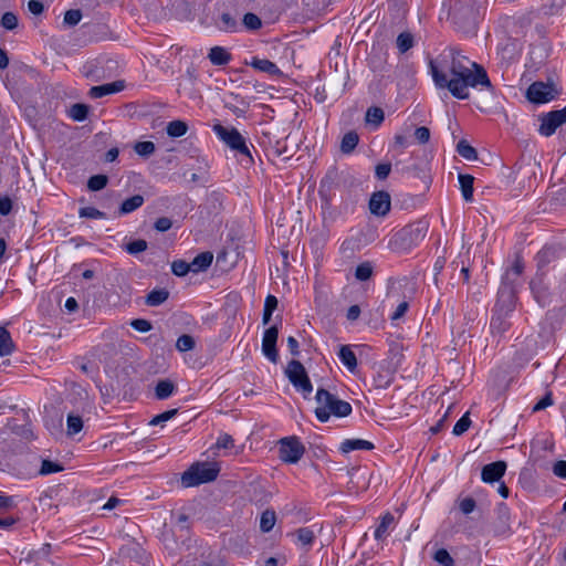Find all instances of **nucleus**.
<instances>
[{
    "label": "nucleus",
    "mask_w": 566,
    "mask_h": 566,
    "mask_svg": "<svg viewBox=\"0 0 566 566\" xmlns=\"http://www.w3.org/2000/svg\"><path fill=\"white\" fill-rule=\"evenodd\" d=\"M125 87L124 81H115L113 83H107L98 86H93L90 90V96L92 98H99L108 94L117 93L123 91Z\"/></svg>",
    "instance_id": "16"
},
{
    "label": "nucleus",
    "mask_w": 566,
    "mask_h": 566,
    "mask_svg": "<svg viewBox=\"0 0 566 566\" xmlns=\"http://www.w3.org/2000/svg\"><path fill=\"white\" fill-rule=\"evenodd\" d=\"M395 518L392 514L386 513L375 531V537L381 539L386 536L389 526L394 523Z\"/></svg>",
    "instance_id": "42"
},
{
    "label": "nucleus",
    "mask_w": 566,
    "mask_h": 566,
    "mask_svg": "<svg viewBox=\"0 0 566 566\" xmlns=\"http://www.w3.org/2000/svg\"><path fill=\"white\" fill-rule=\"evenodd\" d=\"M15 349L10 332L0 326V357L11 355Z\"/></svg>",
    "instance_id": "20"
},
{
    "label": "nucleus",
    "mask_w": 566,
    "mask_h": 566,
    "mask_svg": "<svg viewBox=\"0 0 566 566\" xmlns=\"http://www.w3.org/2000/svg\"><path fill=\"white\" fill-rule=\"evenodd\" d=\"M317 407L315 416L321 422H326L332 416L343 418L352 413V405L337 398L324 388H318L315 396Z\"/></svg>",
    "instance_id": "2"
},
{
    "label": "nucleus",
    "mask_w": 566,
    "mask_h": 566,
    "mask_svg": "<svg viewBox=\"0 0 566 566\" xmlns=\"http://www.w3.org/2000/svg\"><path fill=\"white\" fill-rule=\"evenodd\" d=\"M220 467L217 462H196L181 475V483L186 488L208 483L217 479Z\"/></svg>",
    "instance_id": "3"
},
{
    "label": "nucleus",
    "mask_w": 566,
    "mask_h": 566,
    "mask_svg": "<svg viewBox=\"0 0 566 566\" xmlns=\"http://www.w3.org/2000/svg\"><path fill=\"white\" fill-rule=\"evenodd\" d=\"M144 203V197L142 195H135L126 200L123 201V203L119 207L118 214H127L135 210H137L139 207H142Z\"/></svg>",
    "instance_id": "27"
},
{
    "label": "nucleus",
    "mask_w": 566,
    "mask_h": 566,
    "mask_svg": "<svg viewBox=\"0 0 566 566\" xmlns=\"http://www.w3.org/2000/svg\"><path fill=\"white\" fill-rule=\"evenodd\" d=\"M385 119V113L382 108L371 106L366 112V123L373 124L378 127Z\"/></svg>",
    "instance_id": "34"
},
{
    "label": "nucleus",
    "mask_w": 566,
    "mask_h": 566,
    "mask_svg": "<svg viewBox=\"0 0 566 566\" xmlns=\"http://www.w3.org/2000/svg\"><path fill=\"white\" fill-rule=\"evenodd\" d=\"M391 198L390 195L385 191H376L369 199L370 213L377 217H385L390 211Z\"/></svg>",
    "instance_id": "14"
},
{
    "label": "nucleus",
    "mask_w": 566,
    "mask_h": 566,
    "mask_svg": "<svg viewBox=\"0 0 566 566\" xmlns=\"http://www.w3.org/2000/svg\"><path fill=\"white\" fill-rule=\"evenodd\" d=\"M242 25L248 31H258L262 28V20L252 12H248L243 15Z\"/></svg>",
    "instance_id": "37"
},
{
    "label": "nucleus",
    "mask_w": 566,
    "mask_h": 566,
    "mask_svg": "<svg viewBox=\"0 0 566 566\" xmlns=\"http://www.w3.org/2000/svg\"><path fill=\"white\" fill-rule=\"evenodd\" d=\"M433 559L442 566H454L453 558L444 548L438 549L433 555Z\"/></svg>",
    "instance_id": "50"
},
{
    "label": "nucleus",
    "mask_w": 566,
    "mask_h": 566,
    "mask_svg": "<svg viewBox=\"0 0 566 566\" xmlns=\"http://www.w3.org/2000/svg\"><path fill=\"white\" fill-rule=\"evenodd\" d=\"M554 84L544 82H534L526 91V97L535 104H543L552 101L556 95Z\"/></svg>",
    "instance_id": "11"
},
{
    "label": "nucleus",
    "mask_w": 566,
    "mask_h": 566,
    "mask_svg": "<svg viewBox=\"0 0 566 566\" xmlns=\"http://www.w3.org/2000/svg\"><path fill=\"white\" fill-rule=\"evenodd\" d=\"M457 151L458 154L468 159V160H474L478 158V153L475 148H473L467 140L462 139L457 145Z\"/></svg>",
    "instance_id": "38"
},
{
    "label": "nucleus",
    "mask_w": 566,
    "mask_h": 566,
    "mask_svg": "<svg viewBox=\"0 0 566 566\" xmlns=\"http://www.w3.org/2000/svg\"><path fill=\"white\" fill-rule=\"evenodd\" d=\"M196 346L195 338L191 335L184 334L178 337L176 342V348L179 352H189L192 350Z\"/></svg>",
    "instance_id": "46"
},
{
    "label": "nucleus",
    "mask_w": 566,
    "mask_h": 566,
    "mask_svg": "<svg viewBox=\"0 0 566 566\" xmlns=\"http://www.w3.org/2000/svg\"><path fill=\"white\" fill-rule=\"evenodd\" d=\"M408 308H409V303L407 301H402L401 303H399V305L397 306V308L390 316L391 321L400 319L406 314Z\"/></svg>",
    "instance_id": "63"
},
{
    "label": "nucleus",
    "mask_w": 566,
    "mask_h": 566,
    "mask_svg": "<svg viewBox=\"0 0 566 566\" xmlns=\"http://www.w3.org/2000/svg\"><path fill=\"white\" fill-rule=\"evenodd\" d=\"M147 562L145 551L138 544L130 543L119 549L117 558L112 560L109 566H137Z\"/></svg>",
    "instance_id": "7"
},
{
    "label": "nucleus",
    "mask_w": 566,
    "mask_h": 566,
    "mask_svg": "<svg viewBox=\"0 0 566 566\" xmlns=\"http://www.w3.org/2000/svg\"><path fill=\"white\" fill-rule=\"evenodd\" d=\"M147 247H148V244L145 240L138 239V240H134V241L129 242L126 245V251L129 254H137L139 252L145 251L147 249Z\"/></svg>",
    "instance_id": "55"
},
{
    "label": "nucleus",
    "mask_w": 566,
    "mask_h": 566,
    "mask_svg": "<svg viewBox=\"0 0 566 566\" xmlns=\"http://www.w3.org/2000/svg\"><path fill=\"white\" fill-rule=\"evenodd\" d=\"M188 130V125L184 120H172L169 122L167 125V134L170 137H181L184 136Z\"/></svg>",
    "instance_id": "35"
},
{
    "label": "nucleus",
    "mask_w": 566,
    "mask_h": 566,
    "mask_svg": "<svg viewBox=\"0 0 566 566\" xmlns=\"http://www.w3.org/2000/svg\"><path fill=\"white\" fill-rule=\"evenodd\" d=\"M169 297V292L166 289H156L150 291L146 296V304L148 306H159L165 303Z\"/></svg>",
    "instance_id": "28"
},
{
    "label": "nucleus",
    "mask_w": 566,
    "mask_h": 566,
    "mask_svg": "<svg viewBox=\"0 0 566 566\" xmlns=\"http://www.w3.org/2000/svg\"><path fill=\"white\" fill-rule=\"evenodd\" d=\"M214 134L222 140L229 148L240 155H244L252 159L249 147L247 146L245 138L234 127H224L221 124H214L212 127Z\"/></svg>",
    "instance_id": "4"
},
{
    "label": "nucleus",
    "mask_w": 566,
    "mask_h": 566,
    "mask_svg": "<svg viewBox=\"0 0 566 566\" xmlns=\"http://www.w3.org/2000/svg\"><path fill=\"white\" fill-rule=\"evenodd\" d=\"M134 149L139 156L148 157L155 153L156 147L153 142H138L134 146Z\"/></svg>",
    "instance_id": "47"
},
{
    "label": "nucleus",
    "mask_w": 566,
    "mask_h": 566,
    "mask_svg": "<svg viewBox=\"0 0 566 566\" xmlns=\"http://www.w3.org/2000/svg\"><path fill=\"white\" fill-rule=\"evenodd\" d=\"M471 426V419L469 412L464 413L454 424L452 433L454 436L463 434Z\"/></svg>",
    "instance_id": "48"
},
{
    "label": "nucleus",
    "mask_w": 566,
    "mask_h": 566,
    "mask_svg": "<svg viewBox=\"0 0 566 566\" xmlns=\"http://www.w3.org/2000/svg\"><path fill=\"white\" fill-rule=\"evenodd\" d=\"M415 137L420 144H427L430 139V130L426 126L417 127Z\"/></svg>",
    "instance_id": "59"
},
{
    "label": "nucleus",
    "mask_w": 566,
    "mask_h": 566,
    "mask_svg": "<svg viewBox=\"0 0 566 566\" xmlns=\"http://www.w3.org/2000/svg\"><path fill=\"white\" fill-rule=\"evenodd\" d=\"M523 271L524 262L520 256H516L511 270H509L503 277L504 283L510 282V284H514L515 279L521 276Z\"/></svg>",
    "instance_id": "32"
},
{
    "label": "nucleus",
    "mask_w": 566,
    "mask_h": 566,
    "mask_svg": "<svg viewBox=\"0 0 566 566\" xmlns=\"http://www.w3.org/2000/svg\"><path fill=\"white\" fill-rule=\"evenodd\" d=\"M63 469H64L63 465L59 462L51 461L48 459H42L39 474L40 475H49L52 473L61 472V471H63Z\"/></svg>",
    "instance_id": "39"
},
{
    "label": "nucleus",
    "mask_w": 566,
    "mask_h": 566,
    "mask_svg": "<svg viewBox=\"0 0 566 566\" xmlns=\"http://www.w3.org/2000/svg\"><path fill=\"white\" fill-rule=\"evenodd\" d=\"M90 107L86 104H73L69 111V115L76 122H83L87 118Z\"/></svg>",
    "instance_id": "33"
},
{
    "label": "nucleus",
    "mask_w": 566,
    "mask_h": 566,
    "mask_svg": "<svg viewBox=\"0 0 566 566\" xmlns=\"http://www.w3.org/2000/svg\"><path fill=\"white\" fill-rule=\"evenodd\" d=\"M178 410L177 409H170V410H167V411H164L157 416H155L150 421H149V424L150 426H157V424H161L168 420H170L171 418H174L176 415H177Z\"/></svg>",
    "instance_id": "53"
},
{
    "label": "nucleus",
    "mask_w": 566,
    "mask_h": 566,
    "mask_svg": "<svg viewBox=\"0 0 566 566\" xmlns=\"http://www.w3.org/2000/svg\"><path fill=\"white\" fill-rule=\"evenodd\" d=\"M208 59L213 65L222 66L227 65L232 56L224 48L217 45L210 49Z\"/></svg>",
    "instance_id": "17"
},
{
    "label": "nucleus",
    "mask_w": 566,
    "mask_h": 566,
    "mask_svg": "<svg viewBox=\"0 0 566 566\" xmlns=\"http://www.w3.org/2000/svg\"><path fill=\"white\" fill-rule=\"evenodd\" d=\"M213 255L211 252H202L198 254L192 262H190L191 265V272L198 273L200 271L207 270L211 263H212Z\"/></svg>",
    "instance_id": "23"
},
{
    "label": "nucleus",
    "mask_w": 566,
    "mask_h": 566,
    "mask_svg": "<svg viewBox=\"0 0 566 566\" xmlns=\"http://www.w3.org/2000/svg\"><path fill=\"white\" fill-rule=\"evenodd\" d=\"M84 421L81 416L70 412L66 418V434L67 437H74L83 429Z\"/></svg>",
    "instance_id": "25"
},
{
    "label": "nucleus",
    "mask_w": 566,
    "mask_h": 566,
    "mask_svg": "<svg viewBox=\"0 0 566 566\" xmlns=\"http://www.w3.org/2000/svg\"><path fill=\"white\" fill-rule=\"evenodd\" d=\"M108 177L106 175H94L87 181V188L91 191H98L106 187Z\"/></svg>",
    "instance_id": "45"
},
{
    "label": "nucleus",
    "mask_w": 566,
    "mask_h": 566,
    "mask_svg": "<svg viewBox=\"0 0 566 566\" xmlns=\"http://www.w3.org/2000/svg\"><path fill=\"white\" fill-rule=\"evenodd\" d=\"M374 266L370 261L361 262L355 270V277L358 281H367L373 276Z\"/></svg>",
    "instance_id": "36"
},
{
    "label": "nucleus",
    "mask_w": 566,
    "mask_h": 566,
    "mask_svg": "<svg viewBox=\"0 0 566 566\" xmlns=\"http://www.w3.org/2000/svg\"><path fill=\"white\" fill-rule=\"evenodd\" d=\"M428 224L426 222H417L401 229L396 235V240L407 242L409 245L417 244L426 238Z\"/></svg>",
    "instance_id": "12"
},
{
    "label": "nucleus",
    "mask_w": 566,
    "mask_h": 566,
    "mask_svg": "<svg viewBox=\"0 0 566 566\" xmlns=\"http://www.w3.org/2000/svg\"><path fill=\"white\" fill-rule=\"evenodd\" d=\"M397 48L400 53H406L413 46V36L410 32H402L397 36Z\"/></svg>",
    "instance_id": "44"
},
{
    "label": "nucleus",
    "mask_w": 566,
    "mask_h": 566,
    "mask_svg": "<svg viewBox=\"0 0 566 566\" xmlns=\"http://www.w3.org/2000/svg\"><path fill=\"white\" fill-rule=\"evenodd\" d=\"M490 328L493 334L501 336L510 328V323L502 314H495L491 318Z\"/></svg>",
    "instance_id": "30"
},
{
    "label": "nucleus",
    "mask_w": 566,
    "mask_h": 566,
    "mask_svg": "<svg viewBox=\"0 0 566 566\" xmlns=\"http://www.w3.org/2000/svg\"><path fill=\"white\" fill-rule=\"evenodd\" d=\"M214 24L222 32H237L239 30L238 21L229 12H222Z\"/></svg>",
    "instance_id": "21"
},
{
    "label": "nucleus",
    "mask_w": 566,
    "mask_h": 566,
    "mask_svg": "<svg viewBox=\"0 0 566 566\" xmlns=\"http://www.w3.org/2000/svg\"><path fill=\"white\" fill-rule=\"evenodd\" d=\"M359 142V136L356 132L350 130L346 133L340 142V151L345 155H348L354 151Z\"/></svg>",
    "instance_id": "26"
},
{
    "label": "nucleus",
    "mask_w": 566,
    "mask_h": 566,
    "mask_svg": "<svg viewBox=\"0 0 566 566\" xmlns=\"http://www.w3.org/2000/svg\"><path fill=\"white\" fill-rule=\"evenodd\" d=\"M101 499L102 497H95L91 501L90 510L93 511V513H98L104 510L111 511V510L115 509L116 506L124 503V501L120 500V497H108V501L101 505V504H98V501Z\"/></svg>",
    "instance_id": "29"
},
{
    "label": "nucleus",
    "mask_w": 566,
    "mask_h": 566,
    "mask_svg": "<svg viewBox=\"0 0 566 566\" xmlns=\"http://www.w3.org/2000/svg\"><path fill=\"white\" fill-rule=\"evenodd\" d=\"M1 25L6 30H14L18 27V17L13 12H4L1 17Z\"/></svg>",
    "instance_id": "52"
},
{
    "label": "nucleus",
    "mask_w": 566,
    "mask_h": 566,
    "mask_svg": "<svg viewBox=\"0 0 566 566\" xmlns=\"http://www.w3.org/2000/svg\"><path fill=\"white\" fill-rule=\"evenodd\" d=\"M443 57L451 59L449 67L450 78L433 61H430L431 75L438 87L448 88L449 92L459 99L469 98L470 94L468 88L476 87L478 85L494 92V86L483 66L470 61L455 49H450L449 54H443Z\"/></svg>",
    "instance_id": "1"
},
{
    "label": "nucleus",
    "mask_w": 566,
    "mask_h": 566,
    "mask_svg": "<svg viewBox=\"0 0 566 566\" xmlns=\"http://www.w3.org/2000/svg\"><path fill=\"white\" fill-rule=\"evenodd\" d=\"M391 171V165L389 163L378 164L375 169V175L379 180L386 179Z\"/></svg>",
    "instance_id": "57"
},
{
    "label": "nucleus",
    "mask_w": 566,
    "mask_h": 566,
    "mask_svg": "<svg viewBox=\"0 0 566 566\" xmlns=\"http://www.w3.org/2000/svg\"><path fill=\"white\" fill-rule=\"evenodd\" d=\"M172 227V221L167 217L158 218L154 228L159 232H166Z\"/></svg>",
    "instance_id": "60"
},
{
    "label": "nucleus",
    "mask_w": 566,
    "mask_h": 566,
    "mask_svg": "<svg viewBox=\"0 0 566 566\" xmlns=\"http://www.w3.org/2000/svg\"><path fill=\"white\" fill-rule=\"evenodd\" d=\"M499 301H497V306L503 302V303H506V308L507 311H512L513 307H514V290H513V286L511 287H502L499 292Z\"/></svg>",
    "instance_id": "43"
},
{
    "label": "nucleus",
    "mask_w": 566,
    "mask_h": 566,
    "mask_svg": "<svg viewBox=\"0 0 566 566\" xmlns=\"http://www.w3.org/2000/svg\"><path fill=\"white\" fill-rule=\"evenodd\" d=\"M338 358L342 364L349 370L354 371L357 368V357L348 345H343L338 352Z\"/></svg>",
    "instance_id": "19"
},
{
    "label": "nucleus",
    "mask_w": 566,
    "mask_h": 566,
    "mask_svg": "<svg viewBox=\"0 0 566 566\" xmlns=\"http://www.w3.org/2000/svg\"><path fill=\"white\" fill-rule=\"evenodd\" d=\"M506 471V462L495 461L482 468L481 478L486 483L499 482Z\"/></svg>",
    "instance_id": "15"
},
{
    "label": "nucleus",
    "mask_w": 566,
    "mask_h": 566,
    "mask_svg": "<svg viewBox=\"0 0 566 566\" xmlns=\"http://www.w3.org/2000/svg\"><path fill=\"white\" fill-rule=\"evenodd\" d=\"M292 535H295L297 537L298 543L303 546L312 545L315 538L314 532L308 527H301L296 530Z\"/></svg>",
    "instance_id": "41"
},
{
    "label": "nucleus",
    "mask_w": 566,
    "mask_h": 566,
    "mask_svg": "<svg viewBox=\"0 0 566 566\" xmlns=\"http://www.w3.org/2000/svg\"><path fill=\"white\" fill-rule=\"evenodd\" d=\"M280 444V459L287 463H296L305 452L304 446L295 437L283 438Z\"/></svg>",
    "instance_id": "10"
},
{
    "label": "nucleus",
    "mask_w": 566,
    "mask_h": 566,
    "mask_svg": "<svg viewBox=\"0 0 566 566\" xmlns=\"http://www.w3.org/2000/svg\"><path fill=\"white\" fill-rule=\"evenodd\" d=\"M553 405L552 392H547L534 407L533 411H541Z\"/></svg>",
    "instance_id": "62"
},
{
    "label": "nucleus",
    "mask_w": 566,
    "mask_h": 566,
    "mask_svg": "<svg viewBox=\"0 0 566 566\" xmlns=\"http://www.w3.org/2000/svg\"><path fill=\"white\" fill-rule=\"evenodd\" d=\"M251 66L260 72H264L270 75H277L281 73L280 69L275 63L268 59L253 57Z\"/></svg>",
    "instance_id": "22"
},
{
    "label": "nucleus",
    "mask_w": 566,
    "mask_h": 566,
    "mask_svg": "<svg viewBox=\"0 0 566 566\" xmlns=\"http://www.w3.org/2000/svg\"><path fill=\"white\" fill-rule=\"evenodd\" d=\"M459 184L462 191V196L465 201H472L473 200V182L474 178L471 175L460 174L459 177Z\"/></svg>",
    "instance_id": "24"
},
{
    "label": "nucleus",
    "mask_w": 566,
    "mask_h": 566,
    "mask_svg": "<svg viewBox=\"0 0 566 566\" xmlns=\"http://www.w3.org/2000/svg\"><path fill=\"white\" fill-rule=\"evenodd\" d=\"M171 271L177 276H185L189 272H191L190 263L184 260L174 261L171 264Z\"/></svg>",
    "instance_id": "51"
},
{
    "label": "nucleus",
    "mask_w": 566,
    "mask_h": 566,
    "mask_svg": "<svg viewBox=\"0 0 566 566\" xmlns=\"http://www.w3.org/2000/svg\"><path fill=\"white\" fill-rule=\"evenodd\" d=\"M459 509L463 514H469L475 509V502L472 497H465L459 502Z\"/></svg>",
    "instance_id": "61"
},
{
    "label": "nucleus",
    "mask_w": 566,
    "mask_h": 566,
    "mask_svg": "<svg viewBox=\"0 0 566 566\" xmlns=\"http://www.w3.org/2000/svg\"><path fill=\"white\" fill-rule=\"evenodd\" d=\"M130 326L142 333L149 332L153 328V325L149 321L144 318H136L130 322Z\"/></svg>",
    "instance_id": "56"
},
{
    "label": "nucleus",
    "mask_w": 566,
    "mask_h": 566,
    "mask_svg": "<svg viewBox=\"0 0 566 566\" xmlns=\"http://www.w3.org/2000/svg\"><path fill=\"white\" fill-rule=\"evenodd\" d=\"M339 449L343 453H349L355 450H371L374 444L363 439H346L342 442Z\"/></svg>",
    "instance_id": "18"
},
{
    "label": "nucleus",
    "mask_w": 566,
    "mask_h": 566,
    "mask_svg": "<svg viewBox=\"0 0 566 566\" xmlns=\"http://www.w3.org/2000/svg\"><path fill=\"white\" fill-rule=\"evenodd\" d=\"M285 374L295 389L303 394L304 398L311 395L313 391L312 382L304 366L298 360H291L287 364Z\"/></svg>",
    "instance_id": "6"
},
{
    "label": "nucleus",
    "mask_w": 566,
    "mask_h": 566,
    "mask_svg": "<svg viewBox=\"0 0 566 566\" xmlns=\"http://www.w3.org/2000/svg\"><path fill=\"white\" fill-rule=\"evenodd\" d=\"M78 216L81 218H87V219H104L106 218V214L94 208V207H83L78 210Z\"/></svg>",
    "instance_id": "49"
},
{
    "label": "nucleus",
    "mask_w": 566,
    "mask_h": 566,
    "mask_svg": "<svg viewBox=\"0 0 566 566\" xmlns=\"http://www.w3.org/2000/svg\"><path fill=\"white\" fill-rule=\"evenodd\" d=\"M216 446L219 449H231L234 447V440L230 434L223 433L218 438Z\"/></svg>",
    "instance_id": "58"
},
{
    "label": "nucleus",
    "mask_w": 566,
    "mask_h": 566,
    "mask_svg": "<svg viewBox=\"0 0 566 566\" xmlns=\"http://www.w3.org/2000/svg\"><path fill=\"white\" fill-rule=\"evenodd\" d=\"M276 516L274 511L266 510L262 513L260 528L263 533L270 532L275 525Z\"/></svg>",
    "instance_id": "40"
},
{
    "label": "nucleus",
    "mask_w": 566,
    "mask_h": 566,
    "mask_svg": "<svg viewBox=\"0 0 566 566\" xmlns=\"http://www.w3.org/2000/svg\"><path fill=\"white\" fill-rule=\"evenodd\" d=\"M277 336L279 328L274 325L265 329L262 339V352L264 356L274 364L277 363L279 359V353L276 349Z\"/></svg>",
    "instance_id": "13"
},
{
    "label": "nucleus",
    "mask_w": 566,
    "mask_h": 566,
    "mask_svg": "<svg viewBox=\"0 0 566 566\" xmlns=\"http://www.w3.org/2000/svg\"><path fill=\"white\" fill-rule=\"evenodd\" d=\"M553 473L562 479H566V461L559 460L553 465Z\"/></svg>",
    "instance_id": "64"
},
{
    "label": "nucleus",
    "mask_w": 566,
    "mask_h": 566,
    "mask_svg": "<svg viewBox=\"0 0 566 566\" xmlns=\"http://www.w3.org/2000/svg\"><path fill=\"white\" fill-rule=\"evenodd\" d=\"M82 19V12L78 9L67 10L64 14V23L71 27L76 25Z\"/></svg>",
    "instance_id": "54"
},
{
    "label": "nucleus",
    "mask_w": 566,
    "mask_h": 566,
    "mask_svg": "<svg viewBox=\"0 0 566 566\" xmlns=\"http://www.w3.org/2000/svg\"><path fill=\"white\" fill-rule=\"evenodd\" d=\"M559 249L556 247H544L535 256L537 264V275L535 279L531 281V289L534 291L535 285L541 283L542 276L544 275L546 268L558 260L559 258Z\"/></svg>",
    "instance_id": "8"
},
{
    "label": "nucleus",
    "mask_w": 566,
    "mask_h": 566,
    "mask_svg": "<svg viewBox=\"0 0 566 566\" xmlns=\"http://www.w3.org/2000/svg\"><path fill=\"white\" fill-rule=\"evenodd\" d=\"M566 123V106L562 109L551 111L541 117L538 132L545 137L552 136L558 127Z\"/></svg>",
    "instance_id": "9"
},
{
    "label": "nucleus",
    "mask_w": 566,
    "mask_h": 566,
    "mask_svg": "<svg viewBox=\"0 0 566 566\" xmlns=\"http://www.w3.org/2000/svg\"><path fill=\"white\" fill-rule=\"evenodd\" d=\"M175 391V385L172 381L168 380V379H165V380H159L156 385V388H155V395L157 397V399H167L168 397H170Z\"/></svg>",
    "instance_id": "31"
},
{
    "label": "nucleus",
    "mask_w": 566,
    "mask_h": 566,
    "mask_svg": "<svg viewBox=\"0 0 566 566\" xmlns=\"http://www.w3.org/2000/svg\"><path fill=\"white\" fill-rule=\"evenodd\" d=\"M453 22L464 32H470L475 28L480 9L474 4L458 1L454 3L451 12Z\"/></svg>",
    "instance_id": "5"
}]
</instances>
